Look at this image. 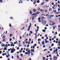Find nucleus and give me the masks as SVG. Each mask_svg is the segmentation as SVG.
I'll return each instance as SVG.
<instances>
[{
    "label": "nucleus",
    "instance_id": "obj_57",
    "mask_svg": "<svg viewBox=\"0 0 60 60\" xmlns=\"http://www.w3.org/2000/svg\"><path fill=\"white\" fill-rule=\"evenodd\" d=\"M38 41H40V39H39L38 40Z\"/></svg>",
    "mask_w": 60,
    "mask_h": 60
},
{
    "label": "nucleus",
    "instance_id": "obj_40",
    "mask_svg": "<svg viewBox=\"0 0 60 60\" xmlns=\"http://www.w3.org/2000/svg\"><path fill=\"white\" fill-rule=\"evenodd\" d=\"M12 40V39L11 38H10L9 39V41H11Z\"/></svg>",
    "mask_w": 60,
    "mask_h": 60
},
{
    "label": "nucleus",
    "instance_id": "obj_50",
    "mask_svg": "<svg viewBox=\"0 0 60 60\" xmlns=\"http://www.w3.org/2000/svg\"><path fill=\"white\" fill-rule=\"evenodd\" d=\"M34 45L35 47V46H37V45L36 44H35V45Z\"/></svg>",
    "mask_w": 60,
    "mask_h": 60
},
{
    "label": "nucleus",
    "instance_id": "obj_58",
    "mask_svg": "<svg viewBox=\"0 0 60 60\" xmlns=\"http://www.w3.org/2000/svg\"><path fill=\"white\" fill-rule=\"evenodd\" d=\"M56 41H58V40H59V39H58V38H56Z\"/></svg>",
    "mask_w": 60,
    "mask_h": 60
},
{
    "label": "nucleus",
    "instance_id": "obj_16",
    "mask_svg": "<svg viewBox=\"0 0 60 60\" xmlns=\"http://www.w3.org/2000/svg\"><path fill=\"white\" fill-rule=\"evenodd\" d=\"M54 15H51L50 16V17H54Z\"/></svg>",
    "mask_w": 60,
    "mask_h": 60
},
{
    "label": "nucleus",
    "instance_id": "obj_21",
    "mask_svg": "<svg viewBox=\"0 0 60 60\" xmlns=\"http://www.w3.org/2000/svg\"><path fill=\"white\" fill-rule=\"evenodd\" d=\"M42 31H43V32H46V30H42Z\"/></svg>",
    "mask_w": 60,
    "mask_h": 60
},
{
    "label": "nucleus",
    "instance_id": "obj_19",
    "mask_svg": "<svg viewBox=\"0 0 60 60\" xmlns=\"http://www.w3.org/2000/svg\"><path fill=\"white\" fill-rule=\"evenodd\" d=\"M56 49L55 50V51H56V52H57V51H58V49H57V48H56Z\"/></svg>",
    "mask_w": 60,
    "mask_h": 60
},
{
    "label": "nucleus",
    "instance_id": "obj_35",
    "mask_svg": "<svg viewBox=\"0 0 60 60\" xmlns=\"http://www.w3.org/2000/svg\"><path fill=\"white\" fill-rule=\"evenodd\" d=\"M52 9L51 8H49V11H52Z\"/></svg>",
    "mask_w": 60,
    "mask_h": 60
},
{
    "label": "nucleus",
    "instance_id": "obj_56",
    "mask_svg": "<svg viewBox=\"0 0 60 60\" xmlns=\"http://www.w3.org/2000/svg\"><path fill=\"white\" fill-rule=\"evenodd\" d=\"M57 56V57H58L59 56V54H57L56 55Z\"/></svg>",
    "mask_w": 60,
    "mask_h": 60
},
{
    "label": "nucleus",
    "instance_id": "obj_3",
    "mask_svg": "<svg viewBox=\"0 0 60 60\" xmlns=\"http://www.w3.org/2000/svg\"><path fill=\"white\" fill-rule=\"evenodd\" d=\"M12 50L11 51V53H14V51H15V49H14V48H12Z\"/></svg>",
    "mask_w": 60,
    "mask_h": 60
},
{
    "label": "nucleus",
    "instance_id": "obj_13",
    "mask_svg": "<svg viewBox=\"0 0 60 60\" xmlns=\"http://www.w3.org/2000/svg\"><path fill=\"white\" fill-rule=\"evenodd\" d=\"M31 52H32V51L33 52H34V50L33 49H32L31 51H30Z\"/></svg>",
    "mask_w": 60,
    "mask_h": 60
},
{
    "label": "nucleus",
    "instance_id": "obj_52",
    "mask_svg": "<svg viewBox=\"0 0 60 60\" xmlns=\"http://www.w3.org/2000/svg\"><path fill=\"white\" fill-rule=\"evenodd\" d=\"M35 47V46H34V45L33 46V48L34 49Z\"/></svg>",
    "mask_w": 60,
    "mask_h": 60
},
{
    "label": "nucleus",
    "instance_id": "obj_44",
    "mask_svg": "<svg viewBox=\"0 0 60 60\" xmlns=\"http://www.w3.org/2000/svg\"><path fill=\"white\" fill-rule=\"evenodd\" d=\"M19 52L20 53H21V52H22V51H21L20 50L19 51Z\"/></svg>",
    "mask_w": 60,
    "mask_h": 60
},
{
    "label": "nucleus",
    "instance_id": "obj_5",
    "mask_svg": "<svg viewBox=\"0 0 60 60\" xmlns=\"http://www.w3.org/2000/svg\"><path fill=\"white\" fill-rule=\"evenodd\" d=\"M57 59V57H56V56H55L53 57V59L54 60H56V59Z\"/></svg>",
    "mask_w": 60,
    "mask_h": 60
},
{
    "label": "nucleus",
    "instance_id": "obj_2",
    "mask_svg": "<svg viewBox=\"0 0 60 60\" xmlns=\"http://www.w3.org/2000/svg\"><path fill=\"white\" fill-rule=\"evenodd\" d=\"M30 50H29L28 51V52H26L25 53L26 55H27V54H30Z\"/></svg>",
    "mask_w": 60,
    "mask_h": 60
},
{
    "label": "nucleus",
    "instance_id": "obj_47",
    "mask_svg": "<svg viewBox=\"0 0 60 60\" xmlns=\"http://www.w3.org/2000/svg\"><path fill=\"white\" fill-rule=\"evenodd\" d=\"M20 43L19 44V47H20Z\"/></svg>",
    "mask_w": 60,
    "mask_h": 60
},
{
    "label": "nucleus",
    "instance_id": "obj_25",
    "mask_svg": "<svg viewBox=\"0 0 60 60\" xmlns=\"http://www.w3.org/2000/svg\"><path fill=\"white\" fill-rule=\"evenodd\" d=\"M53 11L55 13H56V10H53Z\"/></svg>",
    "mask_w": 60,
    "mask_h": 60
},
{
    "label": "nucleus",
    "instance_id": "obj_55",
    "mask_svg": "<svg viewBox=\"0 0 60 60\" xmlns=\"http://www.w3.org/2000/svg\"><path fill=\"white\" fill-rule=\"evenodd\" d=\"M45 2H49V0H45Z\"/></svg>",
    "mask_w": 60,
    "mask_h": 60
},
{
    "label": "nucleus",
    "instance_id": "obj_43",
    "mask_svg": "<svg viewBox=\"0 0 60 60\" xmlns=\"http://www.w3.org/2000/svg\"><path fill=\"white\" fill-rule=\"evenodd\" d=\"M58 49H60V47H58Z\"/></svg>",
    "mask_w": 60,
    "mask_h": 60
},
{
    "label": "nucleus",
    "instance_id": "obj_28",
    "mask_svg": "<svg viewBox=\"0 0 60 60\" xmlns=\"http://www.w3.org/2000/svg\"><path fill=\"white\" fill-rule=\"evenodd\" d=\"M45 11V12H47V11H48V10H45V11Z\"/></svg>",
    "mask_w": 60,
    "mask_h": 60
},
{
    "label": "nucleus",
    "instance_id": "obj_23",
    "mask_svg": "<svg viewBox=\"0 0 60 60\" xmlns=\"http://www.w3.org/2000/svg\"><path fill=\"white\" fill-rule=\"evenodd\" d=\"M43 60H45V59H46V58H45L44 57H43Z\"/></svg>",
    "mask_w": 60,
    "mask_h": 60
},
{
    "label": "nucleus",
    "instance_id": "obj_9",
    "mask_svg": "<svg viewBox=\"0 0 60 60\" xmlns=\"http://www.w3.org/2000/svg\"><path fill=\"white\" fill-rule=\"evenodd\" d=\"M52 22V25H55V24H56V23L54 22L53 21Z\"/></svg>",
    "mask_w": 60,
    "mask_h": 60
},
{
    "label": "nucleus",
    "instance_id": "obj_49",
    "mask_svg": "<svg viewBox=\"0 0 60 60\" xmlns=\"http://www.w3.org/2000/svg\"><path fill=\"white\" fill-rule=\"evenodd\" d=\"M40 11H41V12H43V11L42 10V9H41L40 10Z\"/></svg>",
    "mask_w": 60,
    "mask_h": 60
},
{
    "label": "nucleus",
    "instance_id": "obj_22",
    "mask_svg": "<svg viewBox=\"0 0 60 60\" xmlns=\"http://www.w3.org/2000/svg\"><path fill=\"white\" fill-rule=\"evenodd\" d=\"M39 13H40V12H38L37 13V14H37H37H39Z\"/></svg>",
    "mask_w": 60,
    "mask_h": 60
},
{
    "label": "nucleus",
    "instance_id": "obj_39",
    "mask_svg": "<svg viewBox=\"0 0 60 60\" xmlns=\"http://www.w3.org/2000/svg\"><path fill=\"white\" fill-rule=\"evenodd\" d=\"M30 41H28V44H30Z\"/></svg>",
    "mask_w": 60,
    "mask_h": 60
},
{
    "label": "nucleus",
    "instance_id": "obj_63",
    "mask_svg": "<svg viewBox=\"0 0 60 60\" xmlns=\"http://www.w3.org/2000/svg\"><path fill=\"white\" fill-rule=\"evenodd\" d=\"M41 39H44V37H42Z\"/></svg>",
    "mask_w": 60,
    "mask_h": 60
},
{
    "label": "nucleus",
    "instance_id": "obj_18",
    "mask_svg": "<svg viewBox=\"0 0 60 60\" xmlns=\"http://www.w3.org/2000/svg\"><path fill=\"white\" fill-rule=\"evenodd\" d=\"M42 45H44V41H43L42 42Z\"/></svg>",
    "mask_w": 60,
    "mask_h": 60
},
{
    "label": "nucleus",
    "instance_id": "obj_45",
    "mask_svg": "<svg viewBox=\"0 0 60 60\" xmlns=\"http://www.w3.org/2000/svg\"><path fill=\"white\" fill-rule=\"evenodd\" d=\"M26 37H28V34H27L26 35Z\"/></svg>",
    "mask_w": 60,
    "mask_h": 60
},
{
    "label": "nucleus",
    "instance_id": "obj_20",
    "mask_svg": "<svg viewBox=\"0 0 60 60\" xmlns=\"http://www.w3.org/2000/svg\"><path fill=\"white\" fill-rule=\"evenodd\" d=\"M30 14H32V11H31L30 10Z\"/></svg>",
    "mask_w": 60,
    "mask_h": 60
},
{
    "label": "nucleus",
    "instance_id": "obj_27",
    "mask_svg": "<svg viewBox=\"0 0 60 60\" xmlns=\"http://www.w3.org/2000/svg\"><path fill=\"white\" fill-rule=\"evenodd\" d=\"M33 4H36V2L35 1H34L33 2Z\"/></svg>",
    "mask_w": 60,
    "mask_h": 60
},
{
    "label": "nucleus",
    "instance_id": "obj_38",
    "mask_svg": "<svg viewBox=\"0 0 60 60\" xmlns=\"http://www.w3.org/2000/svg\"><path fill=\"white\" fill-rule=\"evenodd\" d=\"M4 38H5V36H3L2 39H4Z\"/></svg>",
    "mask_w": 60,
    "mask_h": 60
},
{
    "label": "nucleus",
    "instance_id": "obj_34",
    "mask_svg": "<svg viewBox=\"0 0 60 60\" xmlns=\"http://www.w3.org/2000/svg\"><path fill=\"white\" fill-rule=\"evenodd\" d=\"M17 57L18 59H19V56L18 55H17Z\"/></svg>",
    "mask_w": 60,
    "mask_h": 60
},
{
    "label": "nucleus",
    "instance_id": "obj_33",
    "mask_svg": "<svg viewBox=\"0 0 60 60\" xmlns=\"http://www.w3.org/2000/svg\"><path fill=\"white\" fill-rule=\"evenodd\" d=\"M45 19V17H42L41 18V19Z\"/></svg>",
    "mask_w": 60,
    "mask_h": 60
},
{
    "label": "nucleus",
    "instance_id": "obj_51",
    "mask_svg": "<svg viewBox=\"0 0 60 60\" xmlns=\"http://www.w3.org/2000/svg\"><path fill=\"white\" fill-rule=\"evenodd\" d=\"M51 4H52V5H54V3H52Z\"/></svg>",
    "mask_w": 60,
    "mask_h": 60
},
{
    "label": "nucleus",
    "instance_id": "obj_37",
    "mask_svg": "<svg viewBox=\"0 0 60 60\" xmlns=\"http://www.w3.org/2000/svg\"><path fill=\"white\" fill-rule=\"evenodd\" d=\"M51 46H54V44H52V45H51Z\"/></svg>",
    "mask_w": 60,
    "mask_h": 60
},
{
    "label": "nucleus",
    "instance_id": "obj_24",
    "mask_svg": "<svg viewBox=\"0 0 60 60\" xmlns=\"http://www.w3.org/2000/svg\"><path fill=\"white\" fill-rule=\"evenodd\" d=\"M30 34H32L33 33V31H30Z\"/></svg>",
    "mask_w": 60,
    "mask_h": 60
},
{
    "label": "nucleus",
    "instance_id": "obj_17",
    "mask_svg": "<svg viewBox=\"0 0 60 60\" xmlns=\"http://www.w3.org/2000/svg\"><path fill=\"white\" fill-rule=\"evenodd\" d=\"M45 43H49V41H45Z\"/></svg>",
    "mask_w": 60,
    "mask_h": 60
},
{
    "label": "nucleus",
    "instance_id": "obj_7",
    "mask_svg": "<svg viewBox=\"0 0 60 60\" xmlns=\"http://www.w3.org/2000/svg\"><path fill=\"white\" fill-rule=\"evenodd\" d=\"M10 46L11 47H12V46H13V47H14V44L13 43H12V44H11L10 45Z\"/></svg>",
    "mask_w": 60,
    "mask_h": 60
},
{
    "label": "nucleus",
    "instance_id": "obj_1",
    "mask_svg": "<svg viewBox=\"0 0 60 60\" xmlns=\"http://www.w3.org/2000/svg\"><path fill=\"white\" fill-rule=\"evenodd\" d=\"M41 23H42V24L43 25H44L45 24H46V23H47V22L46 21H43V20H42L41 21Z\"/></svg>",
    "mask_w": 60,
    "mask_h": 60
},
{
    "label": "nucleus",
    "instance_id": "obj_46",
    "mask_svg": "<svg viewBox=\"0 0 60 60\" xmlns=\"http://www.w3.org/2000/svg\"><path fill=\"white\" fill-rule=\"evenodd\" d=\"M26 51H28V48H27L26 49Z\"/></svg>",
    "mask_w": 60,
    "mask_h": 60
},
{
    "label": "nucleus",
    "instance_id": "obj_42",
    "mask_svg": "<svg viewBox=\"0 0 60 60\" xmlns=\"http://www.w3.org/2000/svg\"><path fill=\"white\" fill-rule=\"evenodd\" d=\"M0 2H1V3H3V1H2V0H0Z\"/></svg>",
    "mask_w": 60,
    "mask_h": 60
},
{
    "label": "nucleus",
    "instance_id": "obj_31",
    "mask_svg": "<svg viewBox=\"0 0 60 60\" xmlns=\"http://www.w3.org/2000/svg\"><path fill=\"white\" fill-rule=\"evenodd\" d=\"M6 48H8V45L6 44Z\"/></svg>",
    "mask_w": 60,
    "mask_h": 60
},
{
    "label": "nucleus",
    "instance_id": "obj_30",
    "mask_svg": "<svg viewBox=\"0 0 60 60\" xmlns=\"http://www.w3.org/2000/svg\"><path fill=\"white\" fill-rule=\"evenodd\" d=\"M38 3H40V0H38L37 1Z\"/></svg>",
    "mask_w": 60,
    "mask_h": 60
},
{
    "label": "nucleus",
    "instance_id": "obj_59",
    "mask_svg": "<svg viewBox=\"0 0 60 60\" xmlns=\"http://www.w3.org/2000/svg\"><path fill=\"white\" fill-rule=\"evenodd\" d=\"M57 34V32H55V34Z\"/></svg>",
    "mask_w": 60,
    "mask_h": 60
},
{
    "label": "nucleus",
    "instance_id": "obj_29",
    "mask_svg": "<svg viewBox=\"0 0 60 60\" xmlns=\"http://www.w3.org/2000/svg\"><path fill=\"white\" fill-rule=\"evenodd\" d=\"M44 3H45V2H44L43 3H41V5H43V4H44Z\"/></svg>",
    "mask_w": 60,
    "mask_h": 60
},
{
    "label": "nucleus",
    "instance_id": "obj_32",
    "mask_svg": "<svg viewBox=\"0 0 60 60\" xmlns=\"http://www.w3.org/2000/svg\"><path fill=\"white\" fill-rule=\"evenodd\" d=\"M20 55H21V57H22L23 56V54H20Z\"/></svg>",
    "mask_w": 60,
    "mask_h": 60
},
{
    "label": "nucleus",
    "instance_id": "obj_53",
    "mask_svg": "<svg viewBox=\"0 0 60 60\" xmlns=\"http://www.w3.org/2000/svg\"><path fill=\"white\" fill-rule=\"evenodd\" d=\"M25 37V36H24V35H22V38H24Z\"/></svg>",
    "mask_w": 60,
    "mask_h": 60
},
{
    "label": "nucleus",
    "instance_id": "obj_10",
    "mask_svg": "<svg viewBox=\"0 0 60 60\" xmlns=\"http://www.w3.org/2000/svg\"><path fill=\"white\" fill-rule=\"evenodd\" d=\"M1 46L2 47H5V44H1Z\"/></svg>",
    "mask_w": 60,
    "mask_h": 60
},
{
    "label": "nucleus",
    "instance_id": "obj_4",
    "mask_svg": "<svg viewBox=\"0 0 60 60\" xmlns=\"http://www.w3.org/2000/svg\"><path fill=\"white\" fill-rule=\"evenodd\" d=\"M37 30H35V31H36V34L37 33V32H38V30H39L38 29L39 28V26H37Z\"/></svg>",
    "mask_w": 60,
    "mask_h": 60
},
{
    "label": "nucleus",
    "instance_id": "obj_26",
    "mask_svg": "<svg viewBox=\"0 0 60 60\" xmlns=\"http://www.w3.org/2000/svg\"><path fill=\"white\" fill-rule=\"evenodd\" d=\"M47 50V49H44L43 51L44 52H45V51H46Z\"/></svg>",
    "mask_w": 60,
    "mask_h": 60
},
{
    "label": "nucleus",
    "instance_id": "obj_14",
    "mask_svg": "<svg viewBox=\"0 0 60 60\" xmlns=\"http://www.w3.org/2000/svg\"><path fill=\"white\" fill-rule=\"evenodd\" d=\"M33 11L34 12H35V11H36V10L35 9H33Z\"/></svg>",
    "mask_w": 60,
    "mask_h": 60
},
{
    "label": "nucleus",
    "instance_id": "obj_48",
    "mask_svg": "<svg viewBox=\"0 0 60 60\" xmlns=\"http://www.w3.org/2000/svg\"><path fill=\"white\" fill-rule=\"evenodd\" d=\"M5 39H4L3 40V42H4V41H5Z\"/></svg>",
    "mask_w": 60,
    "mask_h": 60
},
{
    "label": "nucleus",
    "instance_id": "obj_8",
    "mask_svg": "<svg viewBox=\"0 0 60 60\" xmlns=\"http://www.w3.org/2000/svg\"><path fill=\"white\" fill-rule=\"evenodd\" d=\"M28 27H29V28L27 29V30L28 31H29V30H30V27H31L30 26H29Z\"/></svg>",
    "mask_w": 60,
    "mask_h": 60
},
{
    "label": "nucleus",
    "instance_id": "obj_61",
    "mask_svg": "<svg viewBox=\"0 0 60 60\" xmlns=\"http://www.w3.org/2000/svg\"><path fill=\"white\" fill-rule=\"evenodd\" d=\"M56 43H58V41H56L55 42Z\"/></svg>",
    "mask_w": 60,
    "mask_h": 60
},
{
    "label": "nucleus",
    "instance_id": "obj_12",
    "mask_svg": "<svg viewBox=\"0 0 60 60\" xmlns=\"http://www.w3.org/2000/svg\"><path fill=\"white\" fill-rule=\"evenodd\" d=\"M4 50H7V49L5 48V47H4Z\"/></svg>",
    "mask_w": 60,
    "mask_h": 60
},
{
    "label": "nucleus",
    "instance_id": "obj_6",
    "mask_svg": "<svg viewBox=\"0 0 60 60\" xmlns=\"http://www.w3.org/2000/svg\"><path fill=\"white\" fill-rule=\"evenodd\" d=\"M38 22H41V18L40 17L38 18Z\"/></svg>",
    "mask_w": 60,
    "mask_h": 60
},
{
    "label": "nucleus",
    "instance_id": "obj_60",
    "mask_svg": "<svg viewBox=\"0 0 60 60\" xmlns=\"http://www.w3.org/2000/svg\"><path fill=\"white\" fill-rule=\"evenodd\" d=\"M58 11H60V8H59L58 9Z\"/></svg>",
    "mask_w": 60,
    "mask_h": 60
},
{
    "label": "nucleus",
    "instance_id": "obj_64",
    "mask_svg": "<svg viewBox=\"0 0 60 60\" xmlns=\"http://www.w3.org/2000/svg\"><path fill=\"white\" fill-rule=\"evenodd\" d=\"M58 43L59 44H60V41H59V42H58Z\"/></svg>",
    "mask_w": 60,
    "mask_h": 60
},
{
    "label": "nucleus",
    "instance_id": "obj_54",
    "mask_svg": "<svg viewBox=\"0 0 60 60\" xmlns=\"http://www.w3.org/2000/svg\"><path fill=\"white\" fill-rule=\"evenodd\" d=\"M52 40V39H51L50 38V39H49V41H51Z\"/></svg>",
    "mask_w": 60,
    "mask_h": 60
},
{
    "label": "nucleus",
    "instance_id": "obj_62",
    "mask_svg": "<svg viewBox=\"0 0 60 60\" xmlns=\"http://www.w3.org/2000/svg\"><path fill=\"white\" fill-rule=\"evenodd\" d=\"M56 18H58V15H56Z\"/></svg>",
    "mask_w": 60,
    "mask_h": 60
},
{
    "label": "nucleus",
    "instance_id": "obj_36",
    "mask_svg": "<svg viewBox=\"0 0 60 60\" xmlns=\"http://www.w3.org/2000/svg\"><path fill=\"white\" fill-rule=\"evenodd\" d=\"M13 35H12V34H11L10 35V37H11V36H12Z\"/></svg>",
    "mask_w": 60,
    "mask_h": 60
},
{
    "label": "nucleus",
    "instance_id": "obj_15",
    "mask_svg": "<svg viewBox=\"0 0 60 60\" xmlns=\"http://www.w3.org/2000/svg\"><path fill=\"white\" fill-rule=\"evenodd\" d=\"M37 10H38V11H39L40 10V8H38L37 9Z\"/></svg>",
    "mask_w": 60,
    "mask_h": 60
},
{
    "label": "nucleus",
    "instance_id": "obj_11",
    "mask_svg": "<svg viewBox=\"0 0 60 60\" xmlns=\"http://www.w3.org/2000/svg\"><path fill=\"white\" fill-rule=\"evenodd\" d=\"M56 28V26H54L53 27V30H54L55 29V28Z\"/></svg>",
    "mask_w": 60,
    "mask_h": 60
},
{
    "label": "nucleus",
    "instance_id": "obj_41",
    "mask_svg": "<svg viewBox=\"0 0 60 60\" xmlns=\"http://www.w3.org/2000/svg\"><path fill=\"white\" fill-rule=\"evenodd\" d=\"M19 47H18L17 48V50H19Z\"/></svg>",
    "mask_w": 60,
    "mask_h": 60
}]
</instances>
